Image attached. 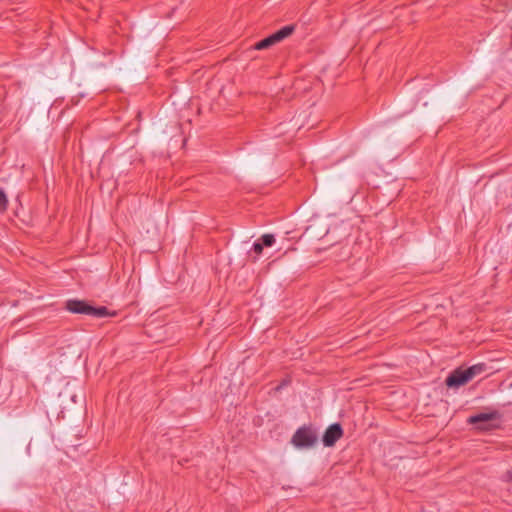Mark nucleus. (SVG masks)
Here are the masks:
<instances>
[{
	"mask_svg": "<svg viewBox=\"0 0 512 512\" xmlns=\"http://www.w3.org/2000/svg\"><path fill=\"white\" fill-rule=\"evenodd\" d=\"M466 371L472 380L474 377H476L486 371V365L484 363H478V364H475V365H472V366L466 368Z\"/></svg>",
	"mask_w": 512,
	"mask_h": 512,
	"instance_id": "nucleus-7",
	"label": "nucleus"
},
{
	"mask_svg": "<svg viewBox=\"0 0 512 512\" xmlns=\"http://www.w3.org/2000/svg\"><path fill=\"white\" fill-rule=\"evenodd\" d=\"M509 387L512 388V382L510 383Z\"/></svg>",
	"mask_w": 512,
	"mask_h": 512,
	"instance_id": "nucleus-12",
	"label": "nucleus"
},
{
	"mask_svg": "<svg viewBox=\"0 0 512 512\" xmlns=\"http://www.w3.org/2000/svg\"><path fill=\"white\" fill-rule=\"evenodd\" d=\"M263 247V244L258 240L253 243L251 251H253L256 255H260Z\"/></svg>",
	"mask_w": 512,
	"mask_h": 512,
	"instance_id": "nucleus-10",
	"label": "nucleus"
},
{
	"mask_svg": "<svg viewBox=\"0 0 512 512\" xmlns=\"http://www.w3.org/2000/svg\"><path fill=\"white\" fill-rule=\"evenodd\" d=\"M294 30H295L294 25L284 26L281 29H279L278 31H276L275 33H273L270 36L266 37L265 39L257 42L255 44V49L256 50L267 49V48H269V47H271V46L281 42L282 40H284L288 36H290L294 32Z\"/></svg>",
	"mask_w": 512,
	"mask_h": 512,
	"instance_id": "nucleus-3",
	"label": "nucleus"
},
{
	"mask_svg": "<svg viewBox=\"0 0 512 512\" xmlns=\"http://www.w3.org/2000/svg\"><path fill=\"white\" fill-rule=\"evenodd\" d=\"M497 417H498L497 412L479 413V414L470 416L468 418V423L477 425L478 429L487 430V429H489L488 422L496 419Z\"/></svg>",
	"mask_w": 512,
	"mask_h": 512,
	"instance_id": "nucleus-6",
	"label": "nucleus"
},
{
	"mask_svg": "<svg viewBox=\"0 0 512 512\" xmlns=\"http://www.w3.org/2000/svg\"><path fill=\"white\" fill-rule=\"evenodd\" d=\"M343 435L342 426L339 423L331 424L324 432L322 441L324 446H333Z\"/></svg>",
	"mask_w": 512,
	"mask_h": 512,
	"instance_id": "nucleus-5",
	"label": "nucleus"
},
{
	"mask_svg": "<svg viewBox=\"0 0 512 512\" xmlns=\"http://www.w3.org/2000/svg\"><path fill=\"white\" fill-rule=\"evenodd\" d=\"M263 246L271 247L275 243V237L273 234H264L259 239Z\"/></svg>",
	"mask_w": 512,
	"mask_h": 512,
	"instance_id": "nucleus-9",
	"label": "nucleus"
},
{
	"mask_svg": "<svg viewBox=\"0 0 512 512\" xmlns=\"http://www.w3.org/2000/svg\"><path fill=\"white\" fill-rule=\"evenodd\" d=\"M469 381H471V378L466 369L458 368L449 374L445 380V383L449 388L458 389L459 387L467 384Z\"/></svg>",
	"mask_w": 512,
	"mask_h": 512,
	"instance_id": "nucleus-4",
	"label": "nucleus"
},
{
	"mask_svg": "<svg viewBox=\"0 0 512 512\" xmlns=\"http://www.w3.org/2000/svg\"><path fill=\"white\" fill-rule=\"evenodd\" d=\"M9 200L3 189L0 188V212L4 213L8 209Z\"/></svg>",
	"mask_w": 512,
	"mask_h": 512,
	"instance_id": "nucleus-8",
	"label": "nucleus"
},
{
	"mask_svg": "<svg viewBox=\"0 0 512 512\" xmlns=\"http://www.w3.org/2000/svg\"><path fill=\"white\" fill-rule=\"evenodd\" d=\"M503 479L507 482H512V469L508 470L504 476Z\"/></svg>",
	"mask_w": 512,
	"mask_h": 512,
	"instance_id": "nucleus-11",
	"label": "nucleus"
},
{
	"mask_svg": "<svg viewBox=\"0 0 512 512\" xmlns=\"http://www.w3.org/2000/svg\"><path fill=\"white\" fill-rule=\"evenodd\" d=\"M318 440L317 434L310 426H302L292 436V444L300 449L313 447Z\"/></svg>",
	"mask_w": 512,
	"mask_h": 512,
	"instance_id": "nucleus-2",
	"label": "nucleus"
},
{
	"mask_svg": "<svg viewBox=\"0 0 512 512\" xmlns=\"http://www.w3.org/2000/svg\"><path fill=\"white\" fill-rule=\"evenodd\" d=\"M66 308L71 313L84 314L96 318H103L109 315L108 309L104 306L93 307L85 301L76 299L68 300L66 302Z\"/></svg>",
	"mask_w": 512,
	"mask_h": 512,
	"instance_id": "nucleus-1",
	"label": "nucleus"
}]
</instances>
